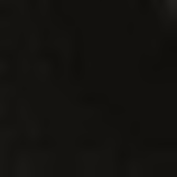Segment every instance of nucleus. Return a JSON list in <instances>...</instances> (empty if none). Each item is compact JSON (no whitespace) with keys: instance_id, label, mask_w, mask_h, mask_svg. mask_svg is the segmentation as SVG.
Wrapping results in <instances>:
<instances>
[{"instance_id":"nucleus-1","label":"nucleus","mask_w":177,"mask_h":177,"mask_svg":"<svg viewBox=\"0 0 177 177\" xmlns=\"http://www.w3.org/2000/svg\"><path fill=\"white\" fill-rule=\"evenodd\" d=\"M175 5L177 6V0H175Z\"/></svg>"}]
</instances>
